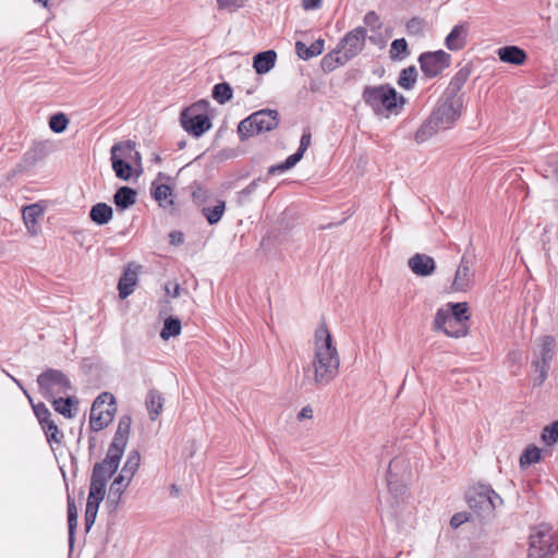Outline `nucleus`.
Segmentation results:
<instances>
[{
	"label": "nucleus",
	"instance_id": "1",
	"mask_svg": "<svg viewBox=\"0 0 558 558\" xmlns=\"http://www.w3.org/2000/svg\"><path fill=\"white\" fill-rule=\"evenodd\" d=\"M340 355L333 338L325 323L315 330L312 341V362L305 369L310 383L316 387H326L339 374Z\"/></svg>",
	"mask_w": 558,
	"mask_h": 558
},
{
	"label": "nucleus",
	"instance_id": "2",
	"mask_svg": "<svg viewBox=\"0 0 558 558\" xmlns=\"http://www.w3.org/2000/svg\"><path fill=\"white\" fill-rule=\"evenodd\" d=\"M122 454L108 450L106 458L94 465L85 510V526L88 531L95 523L100 502L106 496L107 481L118 470Z\"/></svg>",
	"mask_w": 558,
	"mask_h": 558
},
{
	"label": "nucleus",
	"instance_id": "3",
	"mask_svg": "<svg viewBox=\"0 0 558 558\" xmlns=\"http://www.w3.org/2000/svg\"><path fill=\"white\" fill-rule=\"evenodd\" d=\"M462 108L463 101L460 96H446L415 132V142L422 144L439 132L451 129L461 116Z\"/></svg>",
	"mask_w": 558,
	"mask_h": 558
},
{
	"label": "nucleus",
	"instance_id": "4",
	"mask_svg": "<svg viewBox=\"0 0 558 558\" xmlns=\"http://www.w3.org/2000/svg\"><path fill=\"white\" fill-rule=\"evenodd\" d=\"M363 99L376 114L384 117L399 113L404 104L403 96L388 85L366 87L363 92Z\"/></svg>",
	"mask_w": 558,
	"mask_h": 558
},
{
	"label": "nucleus",
	"instance_id": "5",
	"mask_svg": "<svg viewBox=\"0 0 558 558\" xmlns=\"http://www.w3.org/2000/svg\"><path fill=\"white\" fill-rule=\"evenodd\" d=\"M470 508L481 518H492L504 501L501 497L488 485L472 487L466 495Z\"/></svg>",
	"mask_w": 558,
	"mask_h": 558
},
{
	"label": "nucleus",
	"instance_id": "6",
	"mask_svg": "<svg viewBox=\"0 0 558 558\" xmlns=\"http://www.w3.org/2000/svg\"><path fill=\"white\" fill-rule=\"evenodd\" d=\"M278 125V112L276 110H259L242 120L238 125V134L242 141L268 132Z\"/></svg>",
	"mask_w": 558,
	"mask_h": 558
},
{
	"label": "nucleus",
	"instance_id": "7",
	"mask_svg": "<svg viewBox=\"0 0 558 558\" xmlns=\"http://www.w3.org/2000/svg\"><path fill=\"white\" fill-rule=\"evenodd\" d=\"M207 106V101L202 100L182 111L181 124L186 132L198 137L211 128Z\"/></svg>",
	"mask_w": 558,
	"mask_h": 558
},
{
	"label": "nucleus",
	"instance_id": "8",
	"mask_svg": "<svg viewBox=\"0 0 558 558\" xmlns=\"http://www.w3.org/2000/svg\"><path fill=\"white\" fill-rule=\"evenodd\" d=\"M116 412V399L109 392L100 393L94 401L90 415L89 425L95 432L101 430L108 426L113 418Z\"/></svg>",
	"mask_w": 558,
	"mask_h": 558
},
{
	"label": "nucleus",
	"instance_id": "9",
	"mask_svg": "<svg viewBox=\"0 0 558 558\" xmlns=\"http://www.w3.org/2000/svg\"><path fill=\"white\" fill-rule=\"evenodd\" d=\"M558 548L555 547L551 529L548 524H539L530 535L527 558H548Z\"/></svg>",
	"mask_w": 558,
	"mask_h": 558
},
{
	"label": "nucleus",
	"instance_id": "10",
	"mask_svg": "<svg viewBox=\"0 0 558 558\" xmlns=\"http://www.w3.org/2000/svg\"><path fill=\"white\" fill-rule=\"evenodd\" d=\"M41 393L47 399L66 396L71 390L69 378L58 369H48L37 378Z\"/></svg>",
	"mask_w": 558,
	"mask_h": 558
},
{
	"label": "nucleus",
	"instance_id": "11",
	"mask_svg": "<svg viewBox=\"0 0 558 558\" xmlns=\"http://www.w3.org/2000/svg\"><path fill=\"white\" fill-rule=\"evenodd\" d=\"M475 262L473 257L463 255L456 269L453 280L450 284L451 292H469L475 284Z\"/></svg>",
	"mask_w": 558,
	"mask_h": 558
},
{
	"label": "nucleus",
	"instance_id": "12",
	"mask_svg": "<svg viewBox=\"0 0 558 558\" xmlns=\"http://www.w3.org/2000/svg\"><path fill=\"white\" fill-rule=\"evenodd\" d=\"M433 328L436 331H442L446 336L452 338L465 337L469 332V325L463 324L449 314V310L438 308L433 322Z\"/></svg>",
	"mask_w": 558,
	"mask_h": 558
},
{
	"label": "nucleus",
	"instance_id": "13",
	"mask_svg": "<svg viewBox=\"0 0 558 558\" xmlns=\"http://www.w3.org/2000/svg\"><path fill=\"white\" fill-rule=\"evenodd\" d=\"M366 31L359 26L349 32L340 41L339 52L342 57H338L336 61L343 64L348 60L356 57L365 46Z\"/></svg>",
	"mask_w": 558,
	"mask_h": 558
},
{
	"label": "nucleus",
	"instance_id": "14",
	"mask_svg": "<svg viewBox=\"0 0 558 558\" xmlns=\"http://www.w3.org/2000/svg\"><path fill=\"white\" fill-rule=\"evenodd\" d=\"M418 61L423 73L435 77L450 65L451 56L444 50L429 51L422 53Z\"/></svg>",
	"mask_w": 558,
	"mask_h": 558
},
{
	"label": "nucleus",
	"instance_id": "15",
	"mask_svg": "<svg viewBox=\"0 0 558 558\" xmlns=\"http://www.w3.org/2000/svg\"><path fill=\"white\" fill-rule=\"evenodd\" d=\"M556 341L553 336H543L537 339V353L541 361L535 363L536 368L541 372V381L546 377L548 364L555 355Z\"/></svg>",
	"mask_w": 558,
	"mask_h": 558
},
{
	"label": "nucleus",
	"instance_id": "16",
	"mask_svg": "<svg viewBox=\"0 0 558 558\" xmlns=\"http://www.w3.org/2000/svg\"><path fill=\"white\" fill-rule=\"evenodd\" d=\"M311 143H312L311 133L310 132L303 133L301 141H300V146H299V149L296 150V153H294L293 155H290L283 162L271 166L268 169V173L275 174L277 172H284V171L293 168L303 158L305 151L311 146Z\"/></svg>",
	"mask_w": 558,
	"mask_h": 558
},
{
	"label": "nucleus",
	"instance_id": "17",
	"mask_svg": "<svg viewBox=\"0 0 558 558\" xmlns=\"http://www.w3.org/2000/svg\"><path fill=\"white\" fill-rule=\"evenodd\" d=\"M131 422V417L128 415L122 416L120 418L113 440L109 446L108 450L123 456L124 449L129 440Z\"/></svg>",
	"mask_w": 558,
	"mask_h": 558
},
{
	"label": "nucleus",
	"instance_id": "18",
	"mask_svg": "<svg viewBox=\"0 0 558 558\" xmlns=\"http://www.w3.org/2000/svg\"><path fill=\"white\" fill-rule=\"evenodd\" d=\"M111 163L122 161H141V155L135 149V144L131 141L114 144L110 150Z\"/></svg>",
	"mask_w": 558,
	"mask_h": 558
},
{
	"label": "nucleus",
	"instance_id": "19",
	"mask_svg": "<svg viewBox=\"0 0 558 558\" xmlns=\"http://www.w3.org/2000/svg\"><path fill=\"white\" fill-rule=\"evenodd\" d=\"M409 268L413 274L421 277H427L435 271L436 264L433 257L425 254H415L408 262Z\"/></svg>",
	"mask_w": 558,
	"mask_h": 558
},
{
	"label": "nucleus",
	"instance_id": "20",
	"mask_svg": "<svg viewBox=\"0 0 558 558\" xmlns=\"http://www.w3.org/2000/svg\"><path fill=\"white\" fill-rule=\"evenodd\" d=\"M468 25H454L445 38V46L451 51L462 50L466 45Z\"/></svg>",
	"mask_w": 558,
	"mask_h": 558
},
{
	"label": "nucleus",
	"instance_id": "21",
	"mask_svg": "<svg viewBox=\"0 0 558 558\" xmlns=\"http://www.w3.org/2000/svg\"><path fill=\"white\" fill-rule=\"evenodd\" d=\"M44 215V209L38 204H33L29 206H26L23 209V220L25 223L26 229L28 232L33 235L38 234L39 232V219Z\"/></svg>",
	"mask_w": 558,
	"mask_h": 558
},
{
	"label": "nucleus",
	"instance_id": "22",
	"mask_svg": "<svg viewBox=\"0 0 558 558\" xmlns=\"http://www.w3.org/2000/svg\"><path fill=\"white\" fill-rule=\"evenodd\" d=\"M497 54L500 61L513 65H522L525 63L526 52L518 46H505L498 49Z\"/></svg>",
	"mask_w": 558,
	"mask_h": 558
},
{
	"label": "nucleus",
	"instance_id": "23",
	"mask_svg": "<svg viewBox=\"0 0 558 558\" xmlns=\"http://www.w3.org/2000/svg\"><path fill=\"white\" fill-rule=\"evenodd\" d=\"M150 191L160 207L169 208L173 206V193L169 185L154 181Z\"/></svg>",
	"mask_w": 558,
	"mask_h": 558
},
{
	"label": "nucleus",
	"instance_id": "24",
	"mask_svg": "<svg viewBox=\"0 0 558 558\" xmlns=\"http://www.w3.org/2000/svg\"><path fill=\"white\" fill-rule=\"evenodd\" d=\"M145 403L149 418L151 421H155L158 418L162 411L165 398L159 391L151 389L148 391L146 396Z\"/></svg>",
	"mask_w": 558,
	"mask_h": 558
},
{
	"label": "nucleus",
	"instance_id": "25",
	"mask_svg": "<svg viewBox=\"0 0 558 558\" xmlns=\"http://www.w3.org/2000/svg\"><path fill=\"white\" fill-rule=\"evenodd\" d=\"M276 59L274 50L259 52L254 57L253 66L258 74H266L275 66Z\"/></svg>",
	"mask_w": 558,
	"mask_h": 558
},
{
	"label": "nucleus",
	"instance_id": "26",
	"mask_svg": "<svg viewBox=\"0 0 558 558\" xmlns=\"http://www.w3.org/2000/svg\"><path fill=\"white\" fill-rule=\"evenodd\" d=\"M543 459V449L536 445H529L520 456L519 465L521 470L541 462Z\"/></svg>",
	"mask_w": 558,
	"mask_h": 558
},
{
	"label": "nucleus",
	"instance_id": "27",
	"mask_svg": "<svg viewBox=\"0 0 558 558\" xmlns=\"http://www.w3.org/2000/svg\"><path fill=\"white\" fill-rule=\"evenodd\" d=\"M132 481L131 476H126L125 473L121 472L111 483L109 488V499L118 504L121 497Z\"/></svg>",
	"mask_w": 558,
	"mask_h": 558
},
{
	"label": "nucleus",
	"instance_id": "28",
	"mask_svg": "<svg viewBox=\"0 0 558 558\" xmlns=\"http://www.w3.org/2000/svg\"><path fill=\"white\" fill-rule=\"evenodd\" d=\"M113 217L111 206L106 203H97L90 208L89 218L93 222L102 226L107 225Z\"/></svg>",
	"mask_w": 558,
	"mask_h": 558
},
{
	"label": "nucleus",
	"instance_id": "29",
	"mask_svg": "<svg viewBox=\"0 0 558 558\" xmlns=\"http://www.w3.org/2000/svg\"><path fill=\"white\" fill-rule=\"evenodd\" d=\"M135 202L136 192L129 186H122L118 189V191L113 195V203L121 210L128 209L129 207L134 205Z\"/></svg>",
	"mask_w": 558,
	"mask_h": 558
},
{
	"label": "nucleus",
	"instance_id": "30",
	"mask_svg": "<svg viewBox=\"0 0 558 558\" xmlns=\"http://www.w3.org/2000/svg\"><path fill=\"white\" fill-rule=\"evenodd\" d=\"M324 39H317L310 47L302 41H296L295 44L296 54L303 60H308L313 57L319 56L324 51Z\"/></svg>",
	"mask_w": 558,
	"mask_h": 558
},
{
	"label": "nucleus",
	"instance_id": "31",
	"mask_svg": "<svg viewBox=\"0 0 558 558\" xmlns=\"http://www.w3.org/2000/svg\"><path fill=\"white\" fill-rule=\"evenodd\" d=\"M52 400L54 410L65 417H73L74 402L69 393L66 396L57 397Z\"/></svg>",
	"mask_w": 558,
	"mask_h": 558
},
{
	"label": "nucleus",
	"instance_id": "32",
	"mask_svg": "<svg viewBox=\"0 0 558 558\" xmlns=\"http://www.w3.org/2000/svg\"><path fill=\"white\" fill-rule=\"evenodd\" d=\"M442 308L449 310L450 315H452L453 317H457L458 320H461L463 324L468 325V323L470 320V313H469V305L466 302L448 303Z\"/></svg>",
	"mask_w": 558,
	"mask_h": 558
},
{
	"label": "nucleus",
	"instance_id": "33",
	"mask_svg": "<svg viewBox=\"0 0 558 558\" xmlns=\"http://www.w3.org/2000/svg\"><path fill=\"white\" fill-rule=\"evenodd\" d=\"M136 283V274L125 272L120 279L118 289L121 299L128 298L133 291Z\"/></svg>",
	"mask_w": 558,
	"mask_h": 558
},
{
	"label": "nucleus",
	"instance_id": "34",
	"mask_svg": "<svg viewBox=\"0 0 558 558\" xmlns=\"http://www.w3.org/2000/svg\"><path fill=\"white\" fill-rule=\"evenodd\" d=\"M181 333V322L174 317H168L163 323V328L160 332V337L163 340H168L171 337L179 336Z\"/></svg>",
	"mask_w": 558,
	"mask_h": 558
},
{
	"label": "nucleus",
	"instance_id": "35",
	"mask_svg": "<svg viewBox=\"0 0 558 558\" xmlns=\"http://www.w3.org/2000/svg\"><path fill=\"white\" fill-rule=\"evenodd\" d=\"M541 440L547 447H553L558 444V422H554L543 428Z\"/></svg>",
	"mask_w": 558,
	"mask_h": 558
},
{
	"label": "nucleus",
	"instance_id": "36",
	"mask_svg": "<svg viewBox=\"0 0 558 558\" xmlns=\"http://www.w3.org/2000/svg\"><path fill=\"white\" fill-rule=\"evenodd\" d=\"M392 60H403L409 54L408 44L404 38L395 39L389 50Z\"/></svg>",
	"mask_w": 558,
	"mask_h": 558
},
{
	"label": "nucleus",
	"instance_id": "37",
	"mask_svg": "<svg viewBox=\"0 0 558 558\" xmlns=\"http://www.w3.org/2000/svg\"><path fill=\"white\" fill-rule=\"evenodd\" d=\"M226 209V204L222 201H218L217 204L213 208L205 207L203 208V215L206 217L209 225L217 223Z\"/></svg>",
	"mask_w": 558,
	"mask_h": 558
},
{
	"label": "nucleus",
	"instance_id": "38",
	"mask_svg": "<svg viewBox=\"0 0 558 558\" xmlns=\"http://www.w3.org/2000/svg\"><path fill=\"white\" fill-rule=\"evenodd\" d=\"M141 464V456L137 451H131L128 456V459L121 470V472L125 473L126 476H133L137 472Z\"/></svg>",
	"mask_w": 558,
	"mask_h": 558
},
{
	"label": "nucleus",
	"instance_id": "39",
	"mask_svg": "<svg viewBox=\"0 0 558 558\" xmlns=\"http://www.w3.org/2000/svg\"><path fill=\"white\" fill-rule=\"evenodd\" d=\"M140 161H122L119 160L117 162H113L112 169L116 173V175L124 181H129L132 177V165L138 163Z\"/></svg>",
	"mask_w": 558,
	"mask_h": 558
},
{
	"label": "nucleus",
	"instance_id": "40",
	"mask_svg": "<svg viewBox=\"0 0 558 558\" xmlns=\"http://www.w3.org/2000/svg\"><path fill=\"white\" fill-rule=\"evenodd\" d=\"M248 0H216L217 9L219 11L234 13L243 9Z\"/></svg>",
	"mask_w": 558,
	"mask_h": 558
},
{
	"label": "nucleus",
	"instance_id": "41",
	"mask_svg": "<svg viewBox=\"0 0 558 558\" xmlns=\"http://www.w3.org/2000/svg\"><path fill=\"white\" fill-rule=\"evenodd\" d=\"M416 75L417 72L414 66L402 70L398 78L399 86L405 89H410L416 82Z\"/></svg>",
	"mask_w": 558,
	"mask_h": 558
},
{
	"label": "nucleus",
	"instance_id": "42",
	"mask_svg": "<svg viewBox=\"0 0 558 558\" xmlns=\"http://www.w3.org/2000/svg\"><path fill=\"white\" fill-rule=\"evenodd\" d=\"M23 391H24L25 396L27 397V399L29 400V402L33 403L32 398L28 395V392L25 389H23ZM32 407H33L34 413H35L36 417L38 418L41 426L51 421V418H50L51 413L46 408V405L44 403L32 404Z\"/></svg>",
	"mask_w": 558,
	"mask_h": 558
},
{
	"label": "nucleus",
	"instance_id": "43",
	"mask_svg": "<svg viewBox=\"0 0 558 558\" xmlns=\"http://www.w3.org/2000/svg\"><path fill=\"white\" fill-rule=\"evenodd\" d=\"M213 96L219 104H226L232 98V89L229 84L220 83L215 85Z\"/></svg>",
	"mask_w": 558,
	"mask_h": 558
},
{
	"label": "nucleus",
	"instance_id": "44",
	"mask_svg": "<svg viewBox=\"0 0 558 558\" xmlns=\"http://www.w3.org/2000/svg\"><path fill=\"white\" fill-rule=\"evenodd\" d=\"M41 427L45 430L47 440L49 442H56V444L61 442V440L63 438V434L59 430L58 426L54 424V422L52 420L50 422L46 423L45 425H43Z\"/></svg>",
	"mask_w": 558,
	"mask_h": 558
},
{
	"label": "nucleus",
	"instance_id": "45",
	"mask_svg": "<svg viewBox=\"0 0 558 558\" xmlns=\"http://www.w3.org/2000/svg\"><path fill=\"white\" fill-rule=\"evenodd\" d=\"M68 124H69V119L66 118V116L64 113L53 114L49 120V128L54 133H62L68 128Z\"/></svg>",
	"mask_w": 558,
	"mask_h": 558
},
{
	"label": "nucleus",
	"instance_id": "46",
	"mask_svg": "<svg viewBox=\"0 0 558 558\" xmlns=\"http://www.w3.org/2000/svg\"><path fill=\"white\" fill-rule=\"evenodd\" d=\"M68 522H69V533H70V541L73 539V534L77 525V512L76 507L74 502H69L68 506Z\"/></svg>",
	"mask_w": 558,
	"mask_h": 558
},
{
	"label": "nucleus",
	"instance_id": "47",
	"mask_svg": "<svg viewBox=\"0 0 558 558\" xmlns=\"http://www.w3.org/2000/svg\"><path fill=\"white\" fill-rule=\"evenodd\" d=\"M425 23L422 19L413 17L407 23V31L410 35H422L424 33Z\"/></svg>",
	"mask_w": 558,
	"mask_h": 558
},
{
	"label": "nucleus",
	"instance_id": "48",
	"mask_svg": "<svg viewBox=\"0 0 558 558\" xmlns=\"http://www.w3.org/2000/svg\"><path fill=\"white\" fill-rule=\"evenodd\" d=\"M364 23L366 26L371 27L373 31L378 29L381 26L379 16L374 11H369L365 14Z\"/></svg>",
	"mask_w": 558,
	"mask_h": 558
},
{
	"label": "nucleus",
	"instance_id": "49",
	"mask_svg": "<svg viewBox=\"0 0 558 558\" xmlns=\"http://www.w3.org/2000/svg\"><path fill=\"white\" fill-rule=\"evenodd\" d=\"M180 291L181 288L179 283H169L166 286V293L172 298H178L180 295Z\"/></svg>",
	"mask_w": 558,
	"mask_h": 558
},
{
	"label": "nucleus",
	"instance_id": "50",
	"mask_svg": "<svg viewBox=\"0 0 558 558\" xmlns=\"http://www.w3.org/2000/svg\"><path fill=\"white\" fill-rule=\"evenodd\" d=\"M305 10H315L322 7V0H302Z\"/></svg>",
	"mask_w": 558,
	"mask_h": 558
},
{
	"label": "nucleus",
	"instance_id": "51",
	"mask_svg": "<svg viewBox=\"0 0 558 558\" xmlns=\"http://www.w3.org/2000/svg\"><path fill=\"white\" fill-rule=\"evenodd\" d=\"M170 243L173 245H179L183 243V234L178 231H173L169 234Z\"/></svg>",
	"mask_w": 558,
	"mask_h": 558
},
{
	"label": "nucleus",
	"instance_id": "52",
	"mask_svg": "<svg viewBox=\"0 0 558 558\" xmlns=\"http://www.w3.org/2000/svg\"><path fill=\"white\" fill-rule=\"evenodd\" d=\"M312 417H313V410L308 405L302 408V410L300 411V413L298 415L299 420H307V418H312Z\"/></svg>",
	"mask_w": 558,
	"mask_h": 558
},
{
	"label": "nucleus",
	"instance_id": "53",
	"mask_svg": "<svg viewBox=\"0 0 558 558\" xmlns=\"http://www.w3.org/2000/svg\"><path fill=\"white\" fill-rule=\"evenodd\" d=\"M466 520V517L464 513H456L452 518H451V525L454 526V527H458L459 525H461L464 521Z\"/></svg>",
	"mask_w": 558,
	"mask_h": 558
},
{
	"label": "nucleus",
	"instance_id": "54",
	"mask_svg": "<svg viewBox=\"0 0 558 558\" xmlns=\"http://www.w3.org/2000/svg\"><path fill=\"white\" fill-rule=\"evenodd\" d=\"M332 61H333V57L331 54L326 56L323 59L324 69L332 70Z\"/></svg>",
	"mask_w": 558,
	"mask_h": 558
},
{
	"label": "nucleus",
	"instance_id": "55",
	"mask_svg": "<svg viewBox=\"0 0 558 558\" xmlns=\"http://www.w3.org/2000/svg\"><path fill=\"white\" fill-rule=\"evenodd\" d=\"M255 186H256V183H255V182H253V183H252V184H250L245 190H243V193H251V192H253V191H254V189H255Z\"/></svg>",
	"mask_w": 558,
	"mask_h": 558
},
{
	"label": "nucleus",
	"instance_id": "56",
	"mask_svg": "<svg viewBox=\"0 0 558 558\" xmlns=\"http://www.w3.org/2000/svg\"><path fill=\"white\" fill-rule=\"evenodd\" d=\"M35 2L41 3L44 7H47L48 0H35Z\"/></svg>",
	"mask_w": 558,
	"mask_h": 558
},
{
	"label": "nucleus",
	"instance_id": "57",
	"mask_svg": "<svg viewBox=\"0 0 558 558\" xmlns=\"http://www.w3.org/2000/svg\"><path fill=\"white\" fill-rule=\"evenodd\" d=\"M14 383H16L22 389L23 387L21 386V384L17 381V379L13 378Z\"/></svg>",
	"mask_w": 558,
	"mask_h": 558
}]
</instances>
